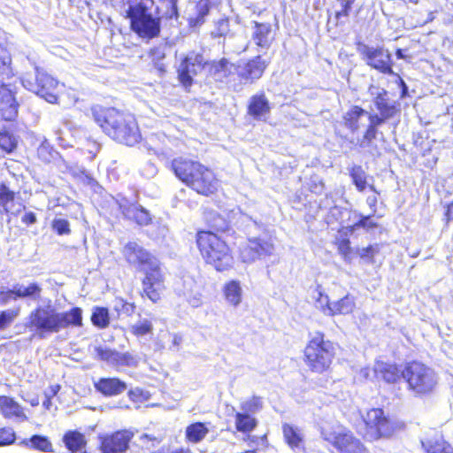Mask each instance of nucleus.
I'll list each match as a JSON object with an SVG mask.
<instances>
[{
    "mask_svg": "<svg viewBox=\"0 0 453 453\" xmlns=\"http://www.w3.org/2000/svg\"><path fill=\"white\" fill-rule=\"evenodd\" d=\"M90 115L103 132L119 143L134 146L142 138L134 117L113 107L93 105Z\"/></svg>",
    "mask_w": 453,
    "mask_h": 453,
    "instance_id": "f257e3e1",
    "label": "nucleus"
},
{
    "mask_svg": "<svg viewBox=\"0 0 453 453\" xmlns=\"http://www.w3.org/2000/svg\"><path fill=\"white\" fill-rule=\"evenodd\" d=\"M127 262L143 272L142 296L157 303L164 289V277L158 259L135 242H127L122 250Z\"/></svg>",
    "mask_w": 453,
    "mask_h": 453,
    "instance_id": "f03ea898",
    "label": "nucleus"
},
{
    "mask_svg": "<svg viewBox=\"0 0 453 453\" xmlns=\"http://www.w3.org/2000/svg\"><path fill=\"white\" fill-rule=\"evenodd\" d=\"M126 18L129 20L130 30L142 42L157 38L161 33L162 17L159 8L156 14L151 11L154 0H127Z\"/></svg>",
    "mask_w": 453,
    "mask_h": 453,
    "instance_id": "7ed1b4c3",
    "label": "nucleus"
},
{
    "mask_svg": "<svg viewBox=\"0 0 453 453\" xmlns=\"http://www.w3.org/2000/svg\"><path fill=\"white\" fill-rule=\"evenodd\" d=\"M171 168L179 180L197 194L209 196L218 190L214 173L197 161L180 157L172 161Z\"/></svg>",
    "mask_w": 453,
    "mask_h": 453,
    "instance_id": "20e7f679",
    "label": "nucleus"
},
{
    "mask_svg": "<svg viewBox=\"0 0 453 453\" xmlns=\"http://www.w3.org/2000/svg\"><path fill=\"white\" fill-rule=\"evenodd\" d=\"M234 224L238 229L248 235L249 244L241 252L243 262L251 263L273 254L274 245L273 242L260 237V234L265 230V226L261 221L254 219L246 213L240 212Z\"/></svg>",
    "mask_w": 453,
    "mask_h": 453,
    "instance_id": "39448f33",
    "label": "nucleus"
},
{
    "mask_svg": "<svg viewBox=\"0 0 453 453\" xmlns=\"http://www.w3.org/2000/svg\"><path fill=\"white\" fill-rule=\"evenodd\" d=\"M196 243L207 264L223 272L233 266L234 257L226 242L211 231L197 233Z\"/></svg>",
    "mask_w": 453,
    "mask_h": 453,
    "instance_id": "423d86ee",
    "label": "nucleus"
},
{
    "mask_svg": "<svg viewBox=\"0 0 453 453\" xmlns=\"http://www.w3.org/2000/svg\"><path fill=\"white\" fill-rule=\"evenodd\" d=\"M334 356V343L326 340L324 334L314 332L310 334L309 342L304 349V360L312 372L321 373L326 371L332 364Z\"/></svg>",
    "mask_w": 453,
    "mask_h": 453,
    "instance_id": "0eeeda50",
    "label": "nucleus"
},
{
    "mask_svg": "<svg viewBox=\"0 0 453 453\" xmlns=\"http://www.w3.org/2000/svg\"><path fill=\"white\" fill-rule=\"evenodd\" d=\"M402 375L408 384V388L418 395L431 393L437 384L434 371L418 361L406 363L402 370Z\"/></svg>",
    "mask_w": 453,
    "mask_h": 453,
    "instance_id": "6e6552de",
    "label": "nucleus"
},
{
    "mask_svg": "<svg viewBox=\"0 0 453 453\" xmlns=\"http://www.w3.org/2000/svg\"><path fill=\"white\" fill-rule=\"evenodd\" d=\"M21 84L27 90L35 93L50 104H58V81L42 68L35 66L34 73H27L21 77Z\"/></svg>",
    "mask_w": 453,
    "mask_h": 453,
    "instance_id": "1a4fd4ad",
    "label": "nucleus"
},
{
    "mask_svg": "<svg viewBox=\"0 0 453 453\" xmlns=\"http://www.w3.org/2000/svg\"><path fill=\"white\" fill-rule=\"evenodd\" d=\"M26 326L39 339H46L57 332L55 308L51 306H37L27 319Z\"/></svg>",
    "mask_w": 453,
    "mask_h": 453,
    "instance_id": "9d476101",
    "label": "nucleus"
},
{
    "mask_svg": "<svg viewBox=\"0 0 453 453\" xmlns=\"http://www.w3.org/2000/svg\"><path fill=\"white\" fill-rule=\"evenodd\" d=\"M357 53L367 65L381 73L393 75V60L390 52L383 47H372L363 42L356 43Z\"/></svg>",
    "mask_w": 453,
    "mask_h": 453,
    "instance_id": "9b49d317",
    "label": "nucleus"
},
{
    "mask_svg": "<svg viewBox=\"0 0 453 453\" xmlns=\"http://www.w3.org/2000/svg\"><path fill=\"white\" fill-rule=\"evenodd\" d=\"M367 95L371 104V111L383 113L391 118H395L400 113V102L395 99L386 88L379 85L371 84L368 87Z\"/></svg>",
    "mask_w": 453,
    "mask_h": 453,
    "instance_id": "f8f14e48",
    "label": "nucleus"
},
{
    "mask_svg": "<svg viewBox=\"0 0 453 453\" xmlns=\"http://www.w3.org/2000/svg\"><path fill=\"white\" fill-rule=\"evenodd\" d=\"M206 65L202 53L190 51L185 55L177 67L178 80L180 83L188 88L194 83V77L200 73Z\"/></svg>",
    "mask_w": 453,
    "mask_h": 453,
    "instance_id": "ddd939ff",
    "label": "nucleus"
},
{
    "mask_svg": "<svg viewBox=\"0 0 453 453\" xmlns=\"http://www.w3.org/2000/svg\"><path fill=\"white\" fill-rule=\"evenodd\" d=\"M366 426V435L372 440L388 437L393 433L390 420L385 416L384 411L380 408L371 409L364 418Z\"/></svg>",
    "mask_w": 453,
    "mask_h": 453,
    "instance_id": "4468645a",
    "label": "nucleus"
},
{
    "mask_svg": "<svg viewBox=\"0 0 453 453\" xmlns=\"http://www.w3.org/2000/svg\"><path fill=\"white\" fill-rule=\"evenodd\" d=\"M324 439L331 443L338 453H367L363 442L350 431L333 433Z\"/></svg>",
    "mask_w": 453,
    "mask_h": 453,
    "instance_id": "2eb2a0df",
    "label": "nucleus"
},
{
    "mask_svg": "<svg viewBox=\"0 0 453 453\" xmlns=\"http://www.w3.org/2000/svg\"><path fill=\"white\" fill-rule=\"evenodd\" d=\"M269 64V60L264 59L261 55H257L248 61L239 63L234 70L240 80L244 83H253L263 76Z\"/></svg>",
    "mask_w": 453,
    "mask_h": 453,
    "instance_id": "dca6fc26",
    "label": "nucleus"
},
{
    "mask_svg": "<svg viewBox=\"0 0 453 453\" xmlns=\"http://www.w3.org/2000/svg\"><path fill=\"white\" fill-rule=\"evenodd\" d=\"M19 104L12 84L0 81V117L6 121H12L18 116Z\"/></svg>",
    "mask_w": 453,
    "mask_h": 453,
    "instance_id": "f3484780",
    "label": "nucleus"
},
{
    "mask_svg": "<svg viewBox=\"0 0 453 453\" xmlns=\"http://www.w3.org/2000/svg\"><path fill=\"white\" fill-rule=\"evenodd\" d=\"M134 434L128 430L117 431L101 441L102 453H126Z\"/></svg>",
    "mask_w": 453,
    "mask_h": 453,
    "instance_id": "a211bd4d",
    "label": "nucleus"
},
{
    "mask_svg": "<svg viewBox=\"0 0 453 453\" xmlns=\"http://www.w3.org/2000/svg\"><path fill=\"white\" fill-rule=\"evenodd\" d=\"M182 294L188 303L197 308L203 304V282L196 280L194 276L185 274L182 277Z\"/></svg>",
    "mask_w": 453,
    "mask_h": 453,
    "instance_id": "6ab92c4d",
    "label": "nucleus"
},
{
    "mask_svg": "<svg viewBox=\"0 0 453 453\" xmlns=\"http://www.w3.org/2000/svg\"><path fill=\"white\" fill-rule=\"evenodd\" d=\"M251 24V41L259 48L260 51L266 52L274 41L272 25L258 21H252Z\"/></svg>",
    "mask_w": 453,
    "mask_h": 453,
    "instance_id": "aec40b11",
    "label": "nucleus"
},
{
    "mask_svg": "<svg viewBox=\"0 0 453 453\" xmlns=\"http://www.w3.org/2000/svg\"><path fill=\"white\" fill-rule=\"evenodd\" d=\"M270 111V103L265 93L256 94L250 98L247 112L255 120H265Z\"/></svg>",
    "mask_w": 453,
    "mask_h": 453,
    "instance_id": "412c9836",
    "label": "nucleus"
},
{
    "mask_svg": "<svg viewBox=\"0 0 453 453\" xmlns=\"http://www.w3.org/2000/svg\"><path fill=\"white\" fill-rule=\"evenodd\" d=\"M119 209L126 219L134 220L138 225L146 226L151 221L149 211L141 205L129 203L125 200L123 203H119Z\"/></svg>",
    "mask_w": 453,
    "mask_h": 453,
    "instance_id": "4be33fe9",
    "label": "nucleus"
},
{
    "mask_svg": "<svg viewBox=\"0 0 453 453\" xmlns=\"http://www.w3.org/2000/svg\"><path fill=\"white\" fill-rule=\"evenodd\" d=\"M374 214L364 215L358 211H349V221H352V224L347 226L348 231L350 234L355 233L357 230L363 229L366 233L371 232L379 226V224L373 220L372 217Z\"/></svg>",
    "mask_w": 453,
    "mask_h": 453,
    "instance_id": "5701e85b",
    "label": "nucleus"
},
{
    "mask_svg": "<svg viewBox=\"0 0 453 453\" xmlns=\"http://www.w3.org/2000/svg\"><path fill=\"white\" fill-rule=\"evenodd\" d=\"M96 390L104 396H114L127 390V385L119 378H100L94 383Z\"/></svg>",
    "mask_w": 453,
    "mask_h": 453,
    "instance_id": "b1692460",
    "label": "nucleus"
},
{
    "mask_svg": "<svg viewBox=\"0 0 453 453\" xmlns=\"http://www.w3.org/2000/svg\"><path fill=\"white\" fill-rule=\"evenodd\" d=\"M57 332L69 326H80L82 325V310L73 307L67 311L59 312L55 309Z\"/></svg>",
    "mask_w": 453,
    "mask_h": 453,
    "instance_id": "393cba45",
    "label": "nucleus"
},
{
    "mask_svg": "<svg viewBox=\"0 0 453 453\" xmlns=\"http://www.w3.org/2000/svg\"><path fill=\"white\" fill-rule=\"evenodd\" d=\"M373 372L378 379L387 383H396L401 378L402 370L395 364L377 361L373 367Z\"/></svg>",
    "mask_w": 453,
    "mask_h": 453,
    "instance_id": "a878e982",
    "label": "nucleus"
},
{
    "mask_svg": "<svg viewBox=\"0 0 453 453\" xmlns=\"http://www.w3.org/2000/svg\"><path fill=\"white\" fill-rule=\"evenodd\" d=\"M324 315L334 317L335 315L350 314L356 307L355 297L349 294L341 299L333 302V306L325 304Z\"/></svg>",
    "mask_w": 453,
    "mask_h": 453,
    "instance_id": "bb28decb",
    "label": "nucleus"
},
{
    "mask_svg": "<svg viewBox=\"0 0 453 453\" xmlns=\"http://www.w3.org/2000/svg\"><path fill=\"white\" fill-rule=\"evenodd\" d=\"M283 436L288 445L296 452L304 451L303 438L297 427L288 423L282 426Z\"/></svg>",
    "mask_w": 453,
    "mask_h": 453,
    "instance_id": "cd10ccee",
    "label": "nucleus"
},
{
    "mask_svg": "<svg viewBox=\"0 0 453 453\" xmlns=\"http://www.w3.org/2000/svg\"><path fill=\"white\" fill-rule=\"evenodd\" d=\"M63 441L71 453H87L85 436L76 430L66 432Z\"/></svg>",
    "mask_w": 453,
    "mask_h": 453,
    "instance_id": "c85d7f7f",
    "label": "nucleus"
},
{
    "mask_svg": "<svg viewBox=\"0 0 453 453\" xmlns=\"http://www.w3.org/2000/svg\"><path fill=\"white\" fill-rule=\"evenodd\" d=\"M14 300L30 299L36 301L40 298L42 287L37 282H31L27 286L16 283L13 285Z\"/></svg>",
    "mask_w": 453,
    "mask_h": 453,
    "instance_id": "c756f323",
    "label": "nucleus"
},
{
    "mask_svg": "<svg viewBox=\"0 0 453 453\" xmlns=\"http://www.w3.org/2000/svg\"><path fill=\"white\" fill-rule=\"evenodd\" d=\"M0 411L4 418H23L27 419V416L23 412L22 407L12 397L0 395Z\"/></svg>",
    "mask_w": 453,
    "mask_h": 453,
    "instance_id": "7c9ffc66",
    "label": "nucleus"
},
{
    "mask_svg": "<svg viewBox=\"0 0 453 453\" xmlns=\"http://www.w3.org/2000/svg\"><path fill=\"white\" fill-rule=\"evenodd\" d=\"M19 445L42 452H53L51 441L47 436L42 434H34L28 439H24L19 442Z\"/></svg>",
    "mask_w": 453,
    "mask_h": 453,
    "instance_id": "2f4dec72",
    "label": "nucleus"
},
{
    "mask_svg": "<svg viewBox=\"0 0 453 453\" xmlns=\"http://www.w3.org/2000/svg\"><path fill=\"white\" fill-rule=\"evenodd\" d=\"M38 157L44 163H53L57 167L63 160V157L45 139L37 149Z\"/></svg>",
    "mask_w": 453,
    "mask_h": 453,
    "instance_id": "473e14b6",
    "label": "nucleus"
},
{
    "mask_svg": "<svg viewBox=\"0 0 453 453\" xmlns=\"http://www.w3.org/2000/svg\"><path fill=\"white\" fill-rule=\"evenodd\" d=\"M347 170L356 189L358 192H364L367 188L368 174L362 165L351 164L347 167Z\"/></svg>",
    "mask_w": 453,
    "mask_h": 453,
    "instance_id": "72a5a7b5",
    "label": "nucleus"
},
{
    "mask_svg": "<svg viewBox=\"0 0 453 453\" xmlns=\"http://www.w3.org/2000/svg\"><path fill=\"white\" fill-rule=\"evenodd\" d=\"M421 444L426 453H453L452 447L439 435L422 440Z\"/></svg>",
    "mask_w": 453,
    "mask_h": 453,
    "instance_id": "f704fd0d",
    "label": "nucleus"
},
{
    "mask_svg": "<svg viewBox=\"0 0 453 453\" xmlns=\"http://www.w3.org/2000/svg\"><path fill=\"white\" fill-rule=\"evenodd\" d=\"M235 428L238 432L242 434H250L258 425V420L255 416L246 413L235 411Z\"/></svg>",
    "mask_w": 453,
    "mask_h": 453,
    "instance_id": "c9c22d12",
    "label": "nucleus"
},
{
    "mask_svg": "<svg viewBox=\"0 0 453 453\" xmlns=\"http://www.w3.org/2000/svg\"><path fill=\"white\" fill-rule=\"evenodd\" d=\"M209 428L203 422H195L187 426L185 434L188 441L198 443L208 434Z\"/></svg>",
    "mask_w": 453,
    "mask_h": 453,
    "instance_id": "e433bc0d",
    "label": "nucleus"
},
{
    "mask_svg": "<svg viewBox=\"0 0 453 453\" xmlns=\"http://www.w3.org/2000/svg\"><path fill=\"white\" fill-rule=\"evenodd\" d=\"M242 289L237 280H231L224 287V295L226 301L234 307L242 302Z\"/></svg>",
    "mask_w": 453,
    "mask_h": 453,
    "instance_id": "4c0bfd02",
    "label": "nucleus"
},
{
    "mask_svg": "<svg viewBox=\"0 0 453 453\" xmlns=\"http://www.w3.org/2000/svg\"><path fill=\"white\" fill-rule=\"evenodd\" d=\"M234 65L226 58L214 61L211 65V73L216 79L222 81L233 73Z\"/></svg>",
    "mask_w": 453,
    "mask_h": 453,
    "instance_id": "58836bf2",
    "label": "nucleus"
},
{
    "mask_svg": "<svg viewBox=\"0 0 453 453\" xmlns=\"http://www.w3.org/2000/svg\"><path fill=\"white\" fill-rule=\"evenodd\" d=\"M367 111L360 106L355 105L348 111L344 116V122L347 128L355 133L359 128L358 120L361 117L365 116Z\"/></svg>",
    "mask_w": 453,
    "mask_h": 453,
    "instance_id": "ea45409f",
    "label": "nucleus"
},
{
    "mask_svg": "<svg viewBox=\"0 0 453 453\" xmlns=\"http://www.w3.org/2000/svg\"><path fill=\"white\" fill-rule=\"evenodd\" d=\"M15 199V192L9 186L0 182V213L8 214L10 212L9 203H13Z\"/></svg>",
    "mask_w": 453,
    "mask_h": 453,
    "instance_id": "a19ab883",
    "label": "nucleus"
},
{
    "mask_svg": "<svg viewBox=\"0 0 453 453\" xmlns=\"http://www.w3.org/2000/svg\"><path fill=\"white\" fill-rule=\"evenodd\" d=\"M91 322L98 328H106L110 324V313L108 308L95 307L91 314Z\"/></svg>",
    "mask_w": 453,
    "mask_h": 453,
    "instance_id": "79ce46f5",
    "label": "nucleus"
},
{
    "mask_svg": "<svg viewBox=\"0 0 453 453\" xmlns=\"http://www.w3.org/2000/svg\"><path fill=\"white\" fill-rule=\"evenodd\" d=\"M240 412L255 416L263 409L262 398L253 395L251 398L242 401L240 404Z\"/></svg>",
    "mask_w": 453,
    "mask_h": 453,
    "instance_id": "37998d69",
    "label": "nucleus"
},
{
    "mask_svg": "<svg viewBox=\"0 0 453 453\" xmlns=\"http://www.w3.org/2000/svg\"><path fill=\"white\" fill-rule=\"evenodd\" d=\"M152 331L153 325L151 320L147 318H142L141 316H139V319L130 326V332L137 337L151 334Z\"/></svg>",
    "mask_w": 453,
    "mask_h": 453,
    "instance_id": "c03bdc74",
    "label": "nucleus"
},
{
    "mask_svg": "<svg viewBox=\"0 0 453 453\" xmlns=\"http://www.w3.org/2000/svg\"><path fill=\"white\" fill-rule=\"evenodd\" d=\"M17 137L9 130L3 129L0 131V149L6 152L12 153L17 148Z\"/></svg>",
    "mask_w": 453,
    "mask_h": 453,
    "instance_id": "a18cd8bd",
    "label": "nucleus"
},
{
    "mask_svg": "<svg viewBox=\"0 0 453 453\" xmlns=\"http://www.w3.org/2000/svg\"><path fill=\"white\" fill-rule=\"evenodd\" d=\"M207 220L210 226L218 232L226 233L230 230V223L217 212L209 213Z\"/></svg>",
    "mask_w": 453,
    "mask_h": 453,
    "instance_id": "49530a36",
    "label": "nucleus"
},
{
    "mask_svg": "<svg viewBox=\"0 0 453 453\" xmlns=\"http://www.w3.org/2000/svg\"><path fill=\"white\" fill-rule=\"evenodd\" d=\"M12 58L8 50L0 44V76L9 78L13 75L11 67Z\"/></svg>",
    "mask_w": 453,
    "mask_h": 453,
    "instance_id": "de8ad7c7",
    "label": "nucleus"
},
{
    "mask_svg": "<svg viewBox=\"0 0 453 453\" xmlns=\"http://www.w3.org/2000/svg\"><path fill=\"white\" fill-rule=\"evenodd\" d=\"M58 169L63 173H70L74 178L80 179L81 175L86 171V169L78 165H72L68 163L65 158L58 164Z\"/></svg>",
    "mask_w": 453,
    "mask_h": 453,
    "instance_id": "09e8293b",
    "label": "nucleus"
},
{
    "mask_svg": "<svg viewBox=\"0 0 453 453\" xmlns=\"http://www.w3.org/2000/svg\"><path fill=\"white\" fill-rule=\"evenodd\" d=\"M95 352L100 360L115 366L117 350L98 346L95 348Z\"/></svg>",
    "mask_w": 453,
    "mask_h": 453,
    "instance_id": "8fccbe9b",
    "label": "nucleus"
},
{
    "mask_svg": "<svg viewBox=\"0 0 453 453\" xmlns=\"http://www.w3.org/2000/svg\"><path fill=\"white\" fill-rule=\"evenodd\" d=\"M179 0H158V2L166 8L164 16L167 19H177L179 18L178 9Z\"/></svg>",
    "mask_w": 453,
    "mask_h": 453,
    "instance_id": "3c124183",
    "label": "nucleus"
},
{
    "mask_svg": "<svg viewBox=\"0 0 453 453\" xmlns=\"http://www.w3.org/2000/svg\"><path fill=\"white\" fill-rule=\"evenodd\" d=\"M367 117L369 120L370 127L378 130V128L385 124L387 121L390 120L392 118L387 116L383 113L377 112L375 111H367Z\"/></svg>",
    "mask_w": 453,
    "mask_h": 453,
    "instance_id": "603ef678",
    "label": "nucleus"
},
{
    "mask_svg": "<svg viewBox=\"0 0 453 453\" xmlns=\"http://www.w3.org/2000/svg\"><path fill=\"white\" fill-rule=\"evenodd\" d=\"M115 366H136L138 364L135 357L129 352L117 351Z\"/></svg>",
    "mask_w": 453,
    "mask_h": 453,
    "instance_id": "864d4df0",
    "label": "nucleus"
},
{
    "mask_svg": "<svg viewBox=\"0 0 453 453\" xmlns=\"http://www.w3.org/2000/svg\"><path fill=\"white\" fill-rule=\"evenodd\" d=\"M19 310L8 309L0 311V330L8 327L19 316Z\"/></svg>",
    "mask_w": 453,
    "mask_h": 453,
    "instance_id": "5fc2aeb1",
    "label": "nucleus"
},
{
    "mask_svg": "<svg viewBox=\"0 0 453 453\" xmlns=\"http://www.w3.org/2000/svg\"><path fill=\"white\" fill-rule=\"evenodd\" d=\"M305 187L313 194L320 195L323 193L325 185L322 179L317 175H311L305 183Z\"/></svg>",
    "mask_w": 453,
    "mask_h": 453,
    "instance_id": "6e6d98bb",
    "label": "nucleus"
},
{
    "mask_svg": "<svg viewBox=\"0 0 453 453\" xmlns=\"http://www.w3.org/2000/svg\"><path fill=\"white\" fill-rule=\"evenodd\" d=\"M313 297L315 298L319 308L323 313L324 309L326 308L325 304H327L328 306H333V302H331L329 296L324 293L321 285H317L315 289V295L313 296Z\"/></svg>",
    "mask_w": 453,
    "mask_h": 453,
    "instance_id": "4d7b16f0",
    "label": "nucleus"
},
{
    "mask_svg": "<svg viewBox=\"0 0 453 453\" xmlns=\"http://www.w3.org/2000/svg\"><path fill=\"white\" fill-rule=\"evenodd\" d=\"M229 29V20L228 19H220L215 26V28L211 31V36L213 38L217 37H224L226 36Z\"/></svg>",
    "mask_w": 453,
    "mask_h": 453,
    "instance_id": "13d9d810",
    "label": "nucleus"
},
{
    "mask_svg": "<svg viewBox=\"0 0 453 453\" xmlns=\"http://www.w3.org/2000/svg\"><path fill=\"white\" fill-rule=\"evenodd\" d=\"M51 226L53 230L59 235L68 234L71 232L70 223L65 219H54Z\"/></svg>",
    "mask_w": 453,
    "mask_h": 453,
    "instance_id": "bf43d9fd",
    "label": "nucleus"
},
{
    "mask_svg": "<svg viewBox=\"0 0 453 453\" xmlns=\"http://www.w3.org/2000/svg\"><path fill=\"white\" fill-rule=\"evenodd\" d=\"M378 134V130L368 126L363 138L361 139L359 142V147L361 148H368L372 145V141L376 139Z\"/></svg>",
    "mask_w": 453,
    "mask_h": 453,
    "instance_id": "052dcab7",
    "label": "nucleus"
},
{
    "mask_svg": "<svg viewBox=\"0 0 453 453\" xmlns=\"http://www.w3.org/2000/svg\"><path fill=\"white\" fill-rule=\"evenodd\" d=\"M16 434L12 428H2L0 429V447L7 446L14 443Z\"/></svg>",
    "mask_w": 453,
    "mask_h": 453,
    "instance_id": "680f3d73",
    "label": "nucleus"
},
{
    "mask_svg": "<svg viewBox=\"0 0 453 453\" xmlns=\"http://www.w3.org/2000/svg\"><path fill=\"white\" fill-rule=\"evenodd\" d=\"M348 211V210L344 207L339 205H334L330 208L327 218L330 222L332 221H341L343 219L344 212Z\"/></svg>",
    "mask_w": 453,
    "mask_h": 453,
    "instance_id": "e2e57ef3",
    "label": "nucleus"
},
{
    "mask_svg": "<svg viewBox=\"0 0 453 453\" xmlns=\"http://www.w3.org/2000/svg\"><path fill=\"white\" fill-rule=\"evenodd\" d=\"M83 184L89 186L95 192H99L102 189V187L97 182L96 179H94L87 170L81 175L79 179Z\"/></svg>",
    "mask_w": 453,
    "mask_h": 453,
    "instance_id": "0e129e2a",
    "label": "nucleus"
},
{
    "mask_svg": "<svg viewBox=\"0 0 453 453\" xmlns=\"http://www.w3.org/2000/svg\"><path fill=\"white\" fill-rule=\"evenodd\" d=\"M378 252L377 246L369 245L365 248H362L358 250V255L362 259L366 260L369 263L373 262V257Z\"/></svg>",
    "mask_w": 453,
    "mask_h": 453,
    "instance_id": "69168bd1",
    "label": "nucleus"
},
{
    "mask_svg": "<svg viewBox=\"0 0 453 453\" xmlns=\"http://www.w3.org/2000/svg\"><path fill=\"white\" fill-rule=\"evenodd\" d=\"M355 0H342V9L335 12V19L338 21L342 17H348L352 8Z\"/></svg>",
    "mask_w": 453,
    "mask_h": 453,
    "instance_id": "338daca9",
    "label": "nucleus"
},
{
    "mask_svg": "<svg viewBox=\"0 0 453 453\" xmlns=\"http://www.w3.org/2000/svg\"><path fill=\"white\" fill-rule=\"evenodd\" d=\"M140 172L143 177H145L147 179H150L157 174V168L154 163H152L151 161L149 160L141 168Z\"/></svg>",
    "mask_w": 453,
    "mask_h": 453,
    "instance_id": "774afa93",
    "label": "nucleus"
}]
</instances>
